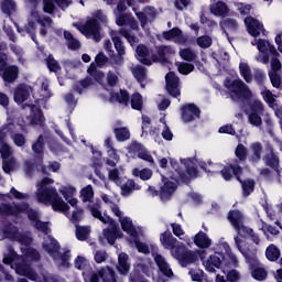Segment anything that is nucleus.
I'll use <instances>...</instances> for the list:
<instances>
[{
  "label": "nucleus",
  "mask_w": 282,
  "mask_h": 282,
  "mask_svg": "<svg viewBox=\"0 0 282 282\" xmlns=\"http://www.w3.org/2000/svg\"><path fill=\"white\" fill-rule=\"evenodd\" d=\"M7 235H10V238L19 241L20 243H22V246H24L21 248L24 258H20L19 256H17L12 248H9L7 249V252L3 253V263L10 265V269L15 270L17 274L24 275L31 281L56 282L53 276L47 274L46 272L36 275L35 273H33L32 269H30L29 263H33L40 260V253L35 249L26 248V246H30L32 243V238L30 237V234L19 236L15 227H12V229L7 231Z\"/></svg>",
  "instance_id": "obj_1"
},
{
  "label": "nucleus",
  "mask_w": 282,
  "mask_h": 282,
  "mask_svg": "<svg viewBox=\"0 0 282 282\" xmlns=\"http://www.w3.org/2000/svg\"><path fill=\"white\" fill-rule=\"evenodd\" d=\"M21 214H26L29 216V219L33 221L35 228L46 235L44 237L43 242V249L47 252L51 257H53L54 261L56 262L57 267L61 269H67L69 268V251L66 252H59V245H57V241L54 240L52 236H47L50 234V227L47 223H42L39 220V213L33 212L29 208V205L24 204L21 206L17 205H3L2 208H0V215H14L19 216Z\"/></svg>",
  "instance_id": "obj_2"
},
{
  "label": "nucleus",
  "mask_w": 282,
  "mask_h": 282,
  "mask_svg": "<svg viewBox=\"0 0 282 282\" xmlns=\"http://www.w3.org/2000/svg\"><path fill=\"white\" fill-rule=\"evenodd\" d=\"M141 1L139 0H119L118 7L115 10L116 14V24L119 26H126L128 29H121L119 33L122 37L128 40L129 44L131 46H134L138 44V37H135V34H138L139 25L138 22H135L134 18L131 15L124 14L127 7L132 8V11L135 13L137 19L140 21V25L142 29H145V24L148 23V20H152L155 18V10L153 8H145L143 12H139L138 10L141 9Z\"/></svg>",
  "instance_id": "obj_3"
},
{
  "label": "nucleus",
  "mask_w": 282,
  "mask_h": 282,
  "mask_svg": "<svg viewBox=\"0 0 282 282\" xmlns=\"http://www.w3.org/2000/svg\"><path fill=\"white\" fill-rule=\"evenodd\" d=\"M228 221H230L234 229L237 231L238 236L235 237V245L237 246L238 250H240L242 257H245L246 262L249 263L251 267V276L257 281H264L268 276V272L262 268L259 267L257 260V250L246 249L243 248V240L241 238H251L252 242L256 245L259 243V237L253 234V230L246 227L243 225V216L240 212H230L228 214Z\"/></svg>",
  "instance_id": "obj_4"
},
{
  "label": "nucleus",
  "mask_w": 282,
  "mask_h": 282,
  "mask_svg": "<svg viewBox=\"0 0 282 282\" xmlns=\"http://www.w3.org/2000/svg\"><path fill=\"white\" fill-rule=\"evenodd\" d=\"M53 184L54 180L50 177H44L43 180L37 181L35 194L37 203L53 207L54 212L63 213L67 216L68 220L74 224L79 223L84 215L83 208H77L72 212V215H69L67 213V210H69V206L62 197H59L56 187L52 186Z\"/></svg>",
  "instance_id": "obj_5"
},
{
  "label": "nucleus",
  "mask_w": 282,
  "mask_h": 282,
  "mask_svg": "<svg viewBox=\"0 0 282 282\" xmlns=\"http://www.w3.org/2000/svg\"><path fill=\"white\" fill-rule=\"evenodd\" d=\"M30 111V117H26L25 120H20L17 118L15 120H12L11 117L7 118V127L2 128V130H7V137H12L13 143H15V147H23L25 144V137L23 134H14L17 131V128H20V130L24 131L25 126H39L43 127L45 123V117H43L42 110L36 107L35 105H26ZM0 130V131H2ZM13 134V135H12Z\"/></svg>",
  "instance_id": "obj_6"
},
{
  "label": "nucleus",
  "mask_w": 282,
  "mask_h": 282,
  "mask_svg": "<svg viewBox=\"0 0 282 282\" xmlns=\"http://www.w3.org/2000/svg\"><path fill=\"white\" fill-rule=\"evenodd\" d=\"M170 164H172V169L174 171L172 172V175H170V178L176 183H186L191 178L197 177V167L209 171L212 173H216L217 167H219L218 164L209 163V170H207L206 163H203L196 159L181 160L180 163L175 160H172L170 161Z\"/></svg>",
  "instance_id": "obj_7"
},
{
  "label": "nucleus",
  "mask_w": 282,
  "mask_h": 282,
  "mask_svg": "<svg viewBox=\"0 0 282 282\" xmlns=\"http://www.w3.org/2000/svg\"><path fill=\"white\" fill-rule=\"evenodd\" d=\"M214 254H210L208 259H203V265L205 271L209 273L216 272V269H226L228 267H237L238 259L230 250V246L226 241H220L215 248Z\"/></svg>",
  "instance_id": "obj_8"
},
{
  "label": "nucleus",
  "mask_w": 282,
  "mask_h": 282,
  "mask_svg": "<svg viewBox=\"0 0 282 282\" xmlns=\"http://www.w3.org/2000/svg\"><path fill=\"white\" fill-rule=\"evenodd\" d=\"M160 243H162L165 250H170V254L173 259H176L181 267H188L196 261V254L173 237L170 231L160 235Z\"/></svg>",
  "instance_id": "obj_9"
},
{
  "label": "nucleus",
  "mask_w": 282,
  "mask_h": 282,
  "mask_svg": "<svg viewBox=\"0 0 282 282\" xmlns=\"http://www.w3.org/2000/svg\"><path fill=\"white\" fill-rule=\"evenodd\" d=\"M119 218V223L121 224L122 230L129 235V243L135 246L137 251L143 254H148L150 249L147 243L141 242V237L144 236L142 228L137 227L131 218L126 216H117Z\"/></svg>",
  "instance_id": "obj_10"
},
{
  "label": "nucleus",
  "mask_w": 282,
  "mask_h": 282,
  "mask_svg": "<svg viewBox=\"0 0 282 282\" xmlns=\"http://www.w3.org/2000/svg\"><path fill=\"white\" fill-rule=\"evenodd\" d=\"M88 262L84 257L78 256L75 259V269H78L84 275L85 282H98L99 279L104 282H115V272L110 268L101 269V271L94 272L90 270V267L87 265Z\"/></svg>",
  "instance_id": "obj_11"
},
{
  "label": "nucleus",
  "mask_w": 282,
  "mask_h": 282,
  "mask_svg": "<svg viewBox=\"0 0 282 282\" xmlns=\"http://www.w3.org/2000/svg\"><path fill=\"white\" fill-rule=\"evenodd\" d=\"M88 209L94 218L108 225V228L104 229V237L109 245H113L115 241L120 238V230H118L117 223L107 214H101L99 204H90L88 205Z\"/></svg>",
  "instance_id": "obj_12"
},
{
  "label": "nucleus",
  "mask_w": 282,
  "mask_h": 282,
  "mask_svg": "<svg viewBox=\"0 0 282 282\" xmlns=\"http://www.w3.org/2000/svg\"><path fill=\"white\" fill-rule=\"evenodd\" d=\"M8 129L0 131V158H2V169L6 174H11V172L20 167L19 162L12 156V148L6 143L8 138Z\"/></svg>",
  "instance_id": "obj_13"
},
{
  "label": "nucleus",
  "mask_w": 282,
  "mask_h": 282,
  "mask_svg": "<svg viewBox=\"0 0 282 282\" xmlns=\"http://www.w3.org/2000/svg\"><path fill=\"white\" fill-rule=\"evenodd\" d=\"M40 25L41 28V35L45 36L47 33V29H51L53 25V20L47 17H41L36 10H33L30 12L28 24L25 25L24 30L18 29L19 33H29L32 35V33L35 31V28Z\"/></svg>",
  "instance_id": "obj_14"
},
{
  "label": "nucleus",
  "mask_w": 282,
  "mask_h": 282,
  "mask_svg": "<svg viewBox=\"0 0 282 282\" xmlns=\"http://www.w3.org/2000/svg\"><path fill=\"white\" fill-rule=\"evenodd\" d=\"M225 88L230 91V97L235 101L253 99V93L250 90V87L239 78L225 80Z\"/></svg>",
  "instance_id": "obj_15"
},
{
  "label": "nucleus",
  "mask_w": 282,
  "mask_h": 282,
  "mask_svg": "<svg viewBox=\"0 0 282 282\" xmlns=\"http://www.w3.org/2000/svg\"><path fill=\"white\" fill-rule=\"evenodd\" d=\"M72 26L77 29V31L88 40H93L95 42H100L101 40L100 24L95 18H87L85 22H77L72 24Z\"/></svg>",
  "instance_id": "obj_16"
},
{
  "label": "nucleus",
  "mask_w": 282,
  "mask_h": 282,
  "mask_svg": "<svg viewBox=\"0 0 282 282\" xmlns=\"http://www.w3.org/2000/svg\"><path fill=\"white\" fill-rule=\"evenodd\" d=\"M251 45L256 46L259 51V55L256 56V61L258 63L268 65L269 55L279 56L278 50L268 40L259 39V40H256L254 42H251Z\"/></svg>",
  "instance_id": "obj_17"
},
{
  "label": "nucleus",
  "mask_w": 282,
  "mask_h": 282,
  "mask_svg": "<svg viewBox=\"0 0 282 282\" xmlns=\"http://www.w3.org/2000/svg\"><path fill=\"white\" fill-rule=\"evenodd\" d=\"M4 51L6 44L0 43V75L2 76L3 82L13 83L19 75V68L15 65L6 67V61L8 59V56H6Z\"/></svg>",
  "instance_id": "obj_18"
},
{
  "label": "nucleus",
  "mask_w": 282,
  "mask_h": 282,
  "mask_svg": "<svg viewBox=\"0 0 282 282\" xmlns=\"http://www.w3.org/2000/svg\"><path fill=\"white\" fill-rule=\"evenodd\" d=\"M53 1L56 2V4L63 10L69 7L68 0H26V4H29L30 8H36L43 2L44 13L52 14L54 11Z\"/></svg>",
  "instance_id": "obj_19"
},
{
  "label": "nucleus",
  "mask_w": 282,
  "mask_h": 282,
  "mask_svg": "<svg viewBox=\"0 0 282 282\" xmlns=\"http://www.w3.org/2000/svg\"><path fill=\"white\" fill-rule=\"evenodd\" d=\"M137 59L143 65H151L152 63H163L165 62V56L160 54V56H152L148 46L139 45L135 48Z\"/></svg>",
  "instance_id": "obj_20"
},
{
  "label": "nucleus",
  "mask_w": 282,
  "mask_h": 282,
  "mask_svg": "<svg viewBox=\"0 0 282 282\" xmlns=\"http://www.w3.org/2000/svg\"><path fill=\"white\" fill-rule=\"evenodd\" d=\"M108 63V57L104 53H99L97 56H95V63H90V66L88 67V74H90L91 77H94L95 80H97L98 84H101L104 80L105 74L101 72H97V67H104Z\"/></svg>",
  "instance_id": "obj_21"
},
{
  "label": "nucleus",
  "mask_w": 282,
  "mask_h": 282,
  "mask_svg": "<svg viewBox=\"0 0 282 282\" xmlns=\"http://www.w3.org/2000/svg\"><path fill=\"white\" fill-rule=\"evenodd\" d=\"M245 25L249 35L253 37L265 36V29L258 19H254L253 17H246Z\"/></svg>",
  "instance_id": "obj_22"
},
{
  "label": "nucleus",
  "mask_w": 282,
  "mask_h": 282,
  "mask_svg": "<svg viewBox=\"0 0 282 282\" xmlns=\"http://www.w3.org/2000/svg\"><path fill=\"white\" fill-rule=\"evenodd\" d=\"M152 258L153 261H155L156 267H159L160 272H162L163 275L171 279L173 278V271L170 268L169 262L166 261V258L163 257V254H160L155 248H152Z\"/></svg>",
  "instance_id": "obj_23"
},
{
  "label": "nucleus",
  "mask_w": 282,
  "mask_h": 282,
  "mask_svg": "<svg viewBox=\"0 0 282 282\" xmlns=\"http://www.w3.org/2000/svg\"><path fill=\"white\" fill-rule=\"evenodd\" d=\"M105 95L104 99L109 100L112 104H119L123 107H128L129 105V94L126 90H119V93H110L104 88Z\"/></svg>",
  "instance_id": "obj_24"
},
{
  "label": "nucleus",
  "mask_w": 282,
  "mask_h": 282,
  "mask_svg": "<svg viewBox=\"0 0 282 282\" xmlns=\"http://www.w3.org/2000/svg\"><path fill=\"white\" fill-rule=\"evenodd\" d=\"M251 110L252 111L249 113V117H248L249 124L258 128L259 126L262 124V119L259 116L263 111L262 102L260 100L253 99Z\"/></svg>",
  "instance_id": "obj_25"
},
{
  "label": "nucleus",
  "mask_w": 282,
  "mask_h": 282,
  "mask_svg": "<svg viewBox=\"0 0 282 282\" xmlns=\"http://www.w3.org/2000/svg\"><path fill=\"white\" fill-rule=\"evenodd\" d=\"M111 40L115 44L116 52H118V56L111 58L112 65L121 66L124 62V58L122 57L126 54L124 45H122L120 37H118L117 33L115 32H111Z\"/></svg>",
  "instance_id": "obj_26"
},
{
  "label": "nucleus",
  "mask_w": 282,
  "mask_h": 282,
  "mask_svg": "<svg viewBox=\"0 0 282 282\" xmlns=\"http://www.w3.org/2000/svg\"><path fill=\"white\" fill-rule=\"evenodd\" d=\"M166 90L173 98H178L180 96V79L175 76V73H167L165 76Z\"/></svg>",
  "instance_id": "obj_27"
},
{
  "label": "nucleus",
  "mask_w": 282,
  "mask_h": 282,
  "mask_svg": "<svg viewBox=\"0 0 282 282\" xmlns=\"http://www.w3.org/2000/svg\"><path fill=\"white\" fill-rule=\"evenodd\" d=\"M221 177L225 181H231L234 176H237V180L240 181L241 167L238 166L237 162L234 161L225 165L224 170L220 171Z\"/></svg>",
  "instance_id": "obj_28"
},
{
  "label": "nucleus",
  "mask_w": 282,
  "mask_h": 282,
  "mask_svg": "<svg viewBox=\"0 0 282 282\" xmlns=\"http://www.w3.org/2000/svg\"><path fill=\"white\" fill-rule=\"evenodd\" d=\"M59 193L66 199L67 204L72 207L77 206V189L73 185H63L59 187Z\"/></svg>",
  "instance_id": "obj_29"
},
{
  "label": "nucleus",
  "mask_w": 282,
  "mask_h": 282,
  "mask_svg": "<svg viewBox=\"0 0 282 282\" xmlns=\"http://www.w3.org/2000/svg\"><path fill=\"white\" fill-rule=\"evenodd\" d=\"M163 39L172 41L176 44H186L188 37L182 33V30L174 28L171 31L163 32Z\"/></svg>",
  "instance_id": "obj_30"
},
{
  "label": "nucleus",
  "mask_w": 282,
  "mask_h": 282,
  "mask_svg": "<svg viewBox=\"0 0 282 282\" xmlns=\"http://www.w3.org/2000/svg\"><path fill=\"white\" fill-rule=\"evenodd\" d=\"M31 94H32V87L20 85L15 89V93L13 95V100L17 102V105H22L23 102H26L30 99Z\"/></svg>",
  "instance_id": "obj_31"
},
{
  "label": "nucleus",
  "mask_w": 282,
  "mask_h": 282,
  "mask_svg": "<svg viewBox=\"0 0 282 282\" xmlns=\"http://www.w3.org/2000/svg\"><path fill=\"white\" fill-rule=\"evenodd\" d=\"M181 118L184 122H191L197 118H199V109L195 105H187L181 108Z\"/></svg>",
  "instance_id": "obj_32"
},
{
  "label": "nucleus",
  "mask_w": 282,
  "mask_h": 282,
  "mask_svg": "<svg viewBox=\"0 0 282 282\" xmlns=\"http://www.w3.org/2000/svg\"><path fill=\"white\" fill-rule=\"evenodd\" d=\"M129 150L131 152L137 153V156H139L140 160H143L149 163H153L152 155L141 145L139 142H132L131 147H129Z\"/></svg>",
  "instance_id": "obj_33"
},
{
  "label": "nucleus",
  "mask_w": 282,
  "mask_h": 282,
  "mask_svg": "<svg viewBox=\"0 0 282 282\" xmlns=\"http://www.w3.org/2000/svg\"><path fill=\"white\" fill-rule=\"evenodd\" d=\"M105 147L108 149L107 153L109 156V159L106 160V164L111 167L117 166L118 162H120V156L117 154V150L113 149L110 138L105 140Z\"/></svg>",
  "instance_id": "obj_34"
},
{
  "label": "nucleus",
  "mask_w": 282,
  "mask_h": 282,
  "mask_svg": "<svg viewBox=\"0 0 282 282\" xmlns=\"http://www.w3.org/2000/svg\"><path fill=\"white\" fill-rule=\"evenodd\" d=\"M163 186L160 188V198L162 200L170 199L176 191V183L172 181H167L166 178H163Z\"/></svg>",
  "instance_id": "obj_35"
},
{
  "label": "nucleus",
  "mask_w": 282,
  "mask_h": 282,
  "mask_svg": "<svg viewBox=\"0 0 282 282\" xmlns=\"http://www.w3.org/2000/svg\"><path fill=\"white\" fill-rule=\"evenodd\" d=\"M210 13L214 14L215 17L226 18L228 14L227 3L220 0L212 2Z\"/></svg>",
  "instance_id": "obj_36"
},
{
  "label": "nucleus",
  "mask_w": 282,
  "mask_h": 282,
  "mask_svg": "<svg viewBox=\"0 0 282 282\" xmlns=\"http://www.w3.org/2000/svg\"><path fill=\"white\" fill-rule=\"evenodd\" d=\"M194 245L200 249H209L213 246V240L205 232L199 231L194 236Z\"/></svg>",
  "instance_id": "obj_37"
},
{
  "label": "nucleus",
  "mask_w": 282,
  "mask_h": 282,
  "mask_svg": "<svg viewBox=\"0 0 282 282\" xmlns=\"http://www.w3.org/2000/svg\"><path fill=\"white\" fill-rule=\"evenodd\" d=\"M101 200H104V203L109 206L112 215H115L116 217H120L122 215L120 206H118L117 199L115 197L104 194L101 195Z\"/></svg>",
  "instance_id": "obj_38"
},
{
  "label": "nucleus",
  "mask_w": 282,
  "mask_h": 282,
  "mask_svg": "<svg viewBox=\"0 0 282 282\" xmlns=\"http://www.w3.org/2000/svg\"><path fill=\"white\" fill-rule=\"evenodd\" d=\"M129 269H131V264L129 263V256L124 252L119 253L118 272L121 273V275H127L129 273Z\"/></svg>",
  "instance_id": "obj_39"
},
{
  "label": "nucleus",
  "mask_w": 282,
  "mask_h": 282,
  "mask_svg": "<svg viewBox=\"0 0 282 282\" xmlns=\"http://www.w3.org/2000/svg\"><path fill=\"white\" fill-rule=\"evenodd\" d=\"M261 154H262V144L259 143L258 141L252 142L249 145V161L258 162L259 160H261Z\"/></svg>",
  "instance_id": "obj_40"
},
{
  "label": "nucleus",
  "mask_w": 282,
  "mask_h": 282,
  "mask_svg": "<svg viewBox=\"0 0 282 282\" xmlns=\"http://www.w3.org/2000/svg\"><path fill=\"white\" fill-rule=\"evenodd\" d=\"M220 28L221 31H224L225 35L234 33L238 29V23L234 19H225L224 21L220 22Z\"/></svg>",
  "instance_id": "obj_41"
},
{
  "label": "nucleus",
  "mask_w": 282,
  "mask_h": 282,
  "mask_svg": "<svg viewBox=\"0 0 282 282\" xmlns=\"http://www.w3.org/2000/svg\"><path fill=\"white\" fill-rule=\"evenodd\" d=\"M41 84V93L39 95H33V98H35L36 104L43 100H47L48 98H52V93L47 90V79H44L43 82H40Z\"/></svg>",
  "instance_id": "obj_42"
},
{
  "label": "nucleus",
  "mask_w": 282,
  "mask_h": 282,
  "mask_svg": "<svg viewBox=\"0 0 282 282\" xmlns=\"http://www.w3.org/2000/svg\"><path fill=\"white\" fill-rule=\"evenodd\" d=\"M139 185H135L134 181L128 180L124 184L121 185V195L122 197H129L134 191H139Z\"/></svg>",
  "instance_id": "obj_43"
},
{
  "label": "nucleus",
  "mask_w": 282,
  "mask_h": 282,
  "mask_svg": "<svg viewBox=\"0 0 282 282\" xmlns=\"http://www.w3.org/2000/svg\"><path fill=\"white\" fill-rule=\"evenodd\" d=\"M240 75L247 84H251L253 82V74L251 73L250 65L246 62L240 63Z\"/></svg>",
  "instance_id": "obj_44"
},
{
  "label": "nucleus",
  "mask_w": 282,
  "mask_h": 282,
  "mask_svg": "<svg viewBox=\"0 0 282 282\" xmlns=\"http://www.w3.org/2000/svg\"><path fill=\"white\" fill-rule=\"evenodd\" d=\"M91 153L94 154V169H95V174L101 180H105L104 174L100 173L101 169V152L100 151H95L94 148H91Z\"/></svg>",
  "instance_id": "obj_45"
},
{
  "label": "nucleus",
  "mask_w": 282,
  "mask_h": 282,
  "mask_svg": "<svg viewBox=\"0 0 282 282\" xmlns=\"http://www.w3.org/2000/svg\"><path fill=\"white\" fill-rule=\"evenodd\" d=\"M64 39L67 41V47L72 51H77L80 48V42L69 31H64Z\"/></svg>",
  "instance_id": "obj_46"
},
{
  "label": "nucleus",
  "mask_w": 282,
  "mask_h": 282,
  "mask_svg": "<svg viewBox=\"0 0 282 282\" xmlns=\"http://www.w3.org/2000/svg\"><path fill=\"white\" fill-rule=\"evenodd\" d=\"M132 75H134L137 82H139L141 87H144L145 83V69L141 66H135L132 68Z\"/></svg>",
  "instance_id": "obj_47"
},
{
  "label": "nucleus",
  "mask_w": 282,
  "mask_h": 282,
  "mask_svg": "<svg viewBox=\"0 0 282 282\" xmlns=\"http://www.w3.org/2000/svg\"><path fill=\"white\" fill-rule=\"evenodd\" d=\"M90 227L77 226L75 230V237H77L78 241H85L89 238Z\"/></svg>",
  "instance_id": "obj_48"
},
{
  "label": "nucleus",
  "mask_w": 282,
  "mask_h": 282,
  "mask_svg": "<svg viewBox=\"0 0 282 282\" xmlns=\"http://www.w3.org/2000/svg\"><path fill=\"white\" fill-rule=\"evenodd\" d=\"M265 257L269 261H278L279 257H281V251H279L278 247L271 245L265 249Z\"/></svg>",
  "instance_id": "obj_49"
},
{
  "label": "nucleus",
  "mask_w": 282,
  "mask_h": 282,
  "mask_svg": "<svg viewBox=\"0 0 282 282\" xmlns=\"http://www.w3.org/2000/svg\"><path fill=\"white\" fill-rule=\"evenodd\" d=\"M0 8L3 13L9 15L15 11V2L14 0H0Z\"/></svg>",
  "instance_id": "obj_50"
},
{
  "label": "nucleus",
  "mask_w": 282,
  "mask_h": 282,
  "mask_svg": "<svg viewBox=\"0 0 282 282\" xmlns=\"http://www.w3.org/2000/svg\"><path fill=\"white\" fill-rule=\"evenodd\" d=\"M132 175L135 177H139L142 181H149L152 177V171L149 169H143V170L134 169L132 170Z\"/></svg>",
  "instance_id": "obj_51"
},
{
  "label": "nucleus",
  "mask_w": 282,
  "mask_h": 282,
  "mask_svg": "<svg viewBox=\"0 0 282 282\" xmlns=\"http://www.w3.org/2000/svg\"><path fill=\"white\" fill-rule=\"evenodd\" d=\"M196 44L203 50H207L213 45V37L209 35H203L196 39Z\"/></svg>",
  "instance_id": "obj_52"
},
{
  "label": "nucleus",
  "mask_w": 282,
  "mask_h": 282,
  "mask_svg": "<svg viewBox=\"0 0 282 282\" xmlns=\"http://www.w3.org/2000/svg\"><path fill=\"white\" fill-rule=\"evenodd\" d=\"M180 57L183 61L193 62L196 59L197 55L192 48H181Z\"/></svg>",
  "instance_id": "obj_53"
},
{
  "label": "nucleus",
  "mask_w": 282,
  "mask_h": 282,
  "mask_svg": "<svg viewBox=\"0 0 282 282\" xmlns=\"http://www.w3.org/2000/svg\"><path fill=\"white\" fill-rule=\"evenodd\" d=\"M80 197L84 203H90L91 199H94V189L91 188V185H87V187L82 188Z\"/></svg>",
  "instance_id": "obj_54"
},
{
  "label": "nucleus",
  "mask_w": 282,
  "mask_h": 282,
  "mask_svg": "<svg viewBox=\"0 0 282 282\" xmlns=\"http://www.w3.org/2000/svg\"><path fill=\"white\" fill-rule=\"evenodd\" d=\"M172 230H173L174 237H177L181 240L186 241V242L189 241V238L187 236L184 237L185 236V231L183 230L182 225L172 224Z\"/></svg>",
  "instance_id": "obj_55"
},
{
  "label": "nucleus",
  "mask_w": 282,
  "mask_h": 282,
  "mask_svg": "<svg viewBox=\"0 0 282 282\" xmlns=\"http://www.w3.org/2000/svg\"><path fill=\"white\" fill-rule=\"evenodd\" d=\"M176 67L177 72H180V74H183L184 76L191 74L194 70V65L191 63H176Z\"/></svg>",
  "instance_id": "obj_56"
},
{
  "label": "nucleus",
  "mask_w": 282,
  "mask_h": 282,
  "mask_svg": "<svg viewBox=\"0 0 282 282\" xmlns=\"http://www.w3.org/2000/svg\"><path fill=\"white\" fill-rule=\"evenodd\" d=\"M115 135H116V139L119 142H124V141H127L130 138V133H129L128 128L115 129Z\"/></svg>",
  "instance_id": "obj_57"
},
{
  "label": "nucleus",
  "mask_w": 282,
  "mask_h": 282,
  "mask_svg": "<svg viewBox=\"0 0 282 282\" xmlns=\"http://www.w3.org/2000/svg\"><path fill=\"white\" fill-rule=\"evenodd\" d=\"M131 108L139 111L142 109V96L139 93H134V95L131 96Z\"/></svg>",
  "instance_id": "obj_58"
},
{
  "label": "nucleus",
  "mask_w": 282,
  "mask_h": 282,
  "mask_svg": "<svg viewBox=\"0 0 282 282\" xmlns=\"http://www.w3.org/2000/svg\"><path fill=\"white\" fill-rule=\"evenodd\" d=\"M265 164L271 166L275 172H279V158L274 153L269 154L264 159Z\"/></svg>",
  "instance_id": "obj_59"
},
{
  "label": "nucleus",
  "mask_w": 282,
  "mask_h": 282,
  "mask_svg": "<svg viewBox=\"0 0 282 282\" xmlns=\"http://www.w3.org/2000/svg\"><path fill=\"white\" fill-rule=\"evenodd\" d=\"M241 186H242V195L245 197H248L250 193H253L254 182L251 180H246L245 182L241 183Z\"/></svg>",
  "instance_id": "obj_60"
},
{
  "label": "nucleus",
  "mask_w": 282,
  "mask_h": 282,
  "mask_svg": "<svg viewBox=\"0 0 282 282\" xmlns=\"http://www.w3.org/2000/svg\"><path fill=\"white\" fill-rule=\"evenodd\" d=\"M262 99L269 105V107L274 108L275 96L271 93V90L264 89L261 91Z\"/></svg>",
  "instance_id": "obj_61"
},
{
  "label": "nucleus",
  "mask_w": 282,
  "mask_h": 282,
  "mask_svg": "<svg viewBox=\"0 0 282 282\" xmlns=\"http://www.w3.org/2000/svg\"><path fill=\"white\" fill-rule=\"evenodd\" d=\"M235 155H237L238 160L245 161L247 160L248 150L243 144H238L237 149L235 150Z\"/></svg>",
  "instance_id": "obj_62"
},
{
  "label": "nucleus",
  "mask_w": 282,
  "mask_h": 282,
  "mask_svg": "<svg viewBox=\"0 0 282 282\" xmlns=\"http://www.w3.org/2000/svg\"><path fill=\"white\" fill-rule=\"evenodd\" d=\"M118 80H119L118 73L108 72V74L106 75V83L108 84L109 87L117 86Z\"/></svg>",
  "instance_id": "obj_63"
},
{
  "label": "nucleus",
  "mask_w": 282,
  "mask_h": 282,
  "mask_svg": "<svg viewBox=\"0 0 282 282\" xmlns=\"http://www.w3.org/2000/svg\"><path fill=\"white\" fill-rule=\"evenodd\" d=\"M108 178L116 185H118V186L121 185V176H120V172L118 170L109 171Z\"/></svg>",
  "instance_id": "obj_64"
}]
</instances>
